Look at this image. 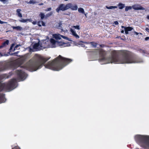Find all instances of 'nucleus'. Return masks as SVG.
<instances>
[{"label":"nucleus","mask_w":149,"mask_h":149,"mask_svg":"<svg viewBox=\"0 0 149 149\" xmlns=\"http://www.w3.org/2000/svg\"><path fill=\"white\" fill-rule=\"evenodd\" d=\"M95 53L99 55L98 61L101 64L109 63H135L143 62L142 60L137 56L131 55L125 51H121L118 54L115 53L107 58L105 57L106 52L103 50H95Z\"/></svg>","instance_id":"1"},{"label":"nucleus","mask_w":149,"mask_h":149,"mask_svg":"<svg viewBox=\"0 0 149 149\" xmlns=\"http://www.w3.org/2000/svg\"><path fill=\"white\" fill-rule=\"evenodd\" d=\"M17 73L19 79H12L8 83L0 82V92L4 90L10 91L17 87V82L19 80L23 81L26 78L27 74L22 70L18 69ZM4 94L0 93V103L5 102Z\"/></svg>","instance_id":"2"},{"label":"nucleus","mask_w":149,"mask_h":149,"mask_svg":"<svg viewBox=\"0 0 149 149\" xmlns=\"http://www.w3.org/2000/svg\"><path fill=\"white\" fill-rule=\"evenodd\" d=\"M72 61L70 59L65 58L59 55L54 60L44 65L46 68L55 71H59Z\"/></svg>","instance_id":"3"},{"label":"nucleus","mask_w":149,"mask_h":149,"mask_svg":"<svg viewBox=\"0 0 149 149\" xmlns=\"http://www.w3.org/2000/svg\"><path fill=\"white\" fill-rule=\"evenodd\" d=\"M50 58L46 59L36 54L33 59L30 60L26 65L23 67L24 68L30 71H36L41 68Z\"/></svg>","instance_id":"4"},{"label":"nucleus","mask_w":149,"mask_h":149,"mask_svg":"<svg viewBox=\"0 0 149 149\" xmlns=\"http://www.w3.org/2000/svg\"><path fill=\"white\" fill-rule=\"evenodd\" d=\"M134 138L136 142L145 149H149V136L137 135Z\"/></svg>","instance_id":"5"},{"label":"nucleus","mask_w":149,"mask_h":149,"mask_svg":"<svg viewBox=\"0 0 149 149\" xmlns=\"http://www.w3.org/2000/svg\"><path fill=\"white\" fill-rule=\"evenodd\" d=\"M28 48L29 49V51L30 52H33L36 51H39L45 49V47L43 46L42 44H40V42H39L37 43H35L33 45V48L30 47Z\"/></svg>","instance_id":"6"},{"label":"nucleus","mask_w":149,"mask_h":149,"mask_svg":"<svg viewBox=\"0 0 149 149\" xmlns=\"http://www.w3.org/2000/svg\"><path fill=\"white\" fill-rule=\"evenodd\" d=\"M71 6V4L70 3H68L66 5L63 3L61 4L56 9V11L58 13L60 10L64 11L67 10L70 8Z\"/></svg>","instance_id":"7"},{"label":"nucleus","mask_w":149,"mask_h":149,"mask_svg":"<svg viewBox=\"0 0 149 149\" xmlns=\"http://www.w3.org/2000/svg\"><path fill=\"white\" fill-rule=\"evenodd\" d=\"M50 42L53 45V47H56V45H59L60 46H63L64 45L66 44V43L63 42L62 41H56L52 38L51 39Z\"/></svg>","instance_id":"8"},{"label":"nucleus","mask_w":149,"mask_h":149,"mask_svg":"<svg viewBox=\"0 0 149 149\" xmlns=\"http://www.w3.org/2000/svg\"><path fill=\"white\" fill-rule=\"evenodd\" d=\"M53 37L56 40H60L61 39V38L62 37L64 39H65L71 41L69 39V38L64 36L61 35L59 34H55L54 35H53Z\"/></svg>","instance_id":"9"},{"label":"nucleus","mask_w":149,"mask_h":149,"mask_svg":"<svg viewBox=\"0 0 149 149\" xmlns=\"http://www.w3.org/2000/svg\"><path fill=\"white\" fill-rule=\"evenodd\" d=\"M132 8L135 10H143L144 8L139 4H135L132 6Z\"/></svg>","instance_id":"10"},{"label":"nucleus","mask_w":149,"mask_h":149,"mask_svg":"<svg viewBox=\"0 0 149 149\" xmlns=\"http://www.w3.org/2000/svg\"><path fill=\"white\" fill-rule=\"evenodd\" d=\"M70 31L72 33V35L75 36L76 38H79V36L76 33L75 31L74 30V29H70Z\"/></svg>","instance_id":"11"},{"label":"nucleus","mask_w":149,"mask_h":149,"mask_svg":"<svg viewBox=\"0 0 149 149\" xmlns=\"http://www.w3.org/2000/svg\"><path fill=\"white\" fill-rule=\"evenodd\" d=\"M21 11V9H18L16 10V15L19 17H22V14L20 13Z\"/></svg>","instance_id":"12"},{"label":"nucleus","mask_w":149,"mask_h":149,"mask_svg":"<svg viewBox=\"0 0 149 149\" xmlns=\"http://www.w3.org/2000/svg\"><path fill=\"white\" fill-rule=\"evenodd\" d=\"M19 21L21 22L25 23L29 21V22H31L32 21L31 19H19Z\"/></svg>","instance_id":"13"},{"label":"nucleus","mask_w":149,"mask_h":149,"mask_svg":"<svg viewBox=\"0 0 149 149\" xmlns=\"http://www.w3.org/2000/svg\"><path fill=\"white\" fill-rule=\"evenodd\" d=\"M7 68V66L6 65H4L0 67V72L4 71Z\"/></svg>","instance_id":"14"},{"label":"nucleus","mask_w":149,"mask_h":149,"mask_svg":"<svg viewBox=\"0 0 149 149\" xmlns=\"http://www.w3.org/2000/svg\"><path fill=\"white\" fill-rule=\"evenodd\" d=\"M71 4V6L70 7L72 10H76L77 9V5L72 6L71 3H70Z\"/></svg>","instance_id":"15"},{"label":"nucleus","mask_w":149,"mask_h":149,"mask_svg":"<svg viewBox=\"0 0 149 149\" xmlns=\"http://www.w3.org/2000/svg\"><path fill=\"white\" fill-rule=\"evenodd\" d=\"M12 27L13 28V29H15L17 31H20L22 29V28L19 26H13Z\"/></svg>","instance_id":"16"},{"label":"nucleus","mask_w":149,"mask_h":149,"mask_svg":"<svg viewBox=\"0 0 149 149\" xmlns=\"http://www.w3.org/2000/svg\"><path fill=\"white\" fill-rule=\"evenodd\" d=\"M9 43V41L8 40H7L6 41L4 42L2 44V45H1L0 47V48H1L4 47L6 45H8Z\"/></svg>","instance_id":"17"},{"label":"nucleus","mask_w":149,"mask_h":149,"mask_svg":"<svg viewBox=\"0 0 149 149\" xmlns=\"http://www.w3.org/2000/svg\"><path fill=\"white\" fill-rule=\"evenodd\" d=\"M88 44H90L94 48L96 47L97 45V43L94 42H89Z\"/></svg>","instance_id":"18"},{"label":"nucleus","mask_w":149,"mask_h":149,"mask_svg":"<svg viewBox=\"0 0 149 149\" xmlns=\"http://www.w3.org/2000/svg\"><path fill=\"white\" fill-rule=\"evenodd\" d=\"M78 11L79 13L82 14H84V11L83 8H78Z\"/></svg>","instance_id":"19"},{"label":"nucleus","mask_w":149,"mask_h":149,"mask_svg":"<svg viewBox=\"0 0 149 149\" xmlns=\"http://www.w3.org/2000/svg\"><path fill=\"white\" fill-rule=\"evenodd\" d=\"M118 6L119 7V8L120 9H122L123 8L125 7V4L121 3H120L119 4Z\"/></svg>","instance_id":"20"},{"label":"nucleus","mask_w":149,"mask_h":149,"mask_svg":"<svg viewBox=\"0 0 149 149\" xmlns=\"http://www.w3.org/2000/svg\"><path fill=\"white\" fill-rule=\"evenodd\" d=\"M62 24L61 22H60L58 24V29H61L62 31H63V29L62 28V27L61 26Z\"/></svg>","instance_id":"21"},{"label":"nucleus","mask_w":149,"mask_h":149,"mask_svg":"<svg viewBox=\"0 0 149 149\" xmlns=\"http://www.w3.org/2000/svg\"><path fill=\"white\" fill-rule=\"evenodd\" d=\"M36 1L34 0H30V1L27 3L28 4H34L36 3Z\"/></svg>","instance_id":"22"},{"label":"nucleus","mask_w":149,"mask_h":149,"mask_svg":"<svg viewBox=\"0 0 149 149\" xmlns=\"http://www.w3.org/2000/svg\"><path fill=\"white\" fill-rule=\"evenodd\" d=\"M41 17V20H42L45 16V14L42 13H41L39 15Z\"/></svg>","instance_id":"23"},{"label":"nucleus","mask_w":149,"mask_h":149,"mask_svg":"<svg viewBox=\"0 0 149 149\" xmlns=\"http://www.w3.org/2000/svg\"><path fill=\"white\" fill-rule=\"evenodd\" d=\"M106 8L109 9H111L113 8H117V7L116 6H110L109 7L106 6Z\"/></svg>","instance_id":"24"},{"label":"nucleus","mask_w":149,"mask_h":149,"mask_svg":"<svg viewBox=\"0 0 149 149\" xmlns=\"http://www.w3.org/2000/svg\"><path fill=\"white\" fill-rule=\"evenodd\" d=\"M127 30L129 31H130L133 29V28L130 27H127L125 28Z\"/></svg>","instance_id":"25"},{"label":"nucleus","mask_w":149,"mask_h":149,"mask_svg":"<svg viewBox=\"0 0 149 149\" xmlns=\"http://www.w3.org/2000/svg\"><path fill=\"white\" fill-rule=\"evenodd\" d=\"M52 12L47 13V14L45 16V17L47 18V17H49V16H51L52 15Z\"/></svg>","instance_id":"26"},{"label":"nucleus","mask_w":149,"mask_h":149,"mask_svg":"<svg viewBox=\"0 0 149 149\" xmlns=\"http://www.w3.org/2000/svg\"><path fill=\"white\" fill-rule=\"evenodd\" d=\"M132 8V7L131 6H127L125 8V11H127L131 9Z\"/></svg>","instance_id":"27"},{"label":"nucleus","mask_w":149,"mask_h":149,"mask_svg":"<svg viewBox=\"0 0 149 149\" xmlns=\"http://www.w3.org/2000/svg\"><path fill=\"white\" fill-rule=\"evenodd\" d=\"M72 27L78 30H79L80 29L79 26V25L74 26H72Z\"/></svg>","instance_id":"28"},{"label":"nucleus","mask_w":149,"mask_h":149,"mask_svg":"<svg viewBox=\"0 0 149 149\" xmlns=\"http://www.w3.org/2000/svg\"><path fill=\"white\" fill-rule=\"evenodd\" d=\"M0 1L4 3H6V2L8 1V0H0Z\"/></svg>","instance_id":"29"},{"label":"nucleus","mask_w":149,"mask_h":149,"mask_svg":"<svg viewBox=\"0 0 149 149\" xmlns=\"http://www.w3.org/2000/svg\"><path fill=\"white\" fill-rule=\"evenodd\" d=\"M12 149H21L18 146H16L13 148Z\"/></svg>","instance_id":"30"},{"label":"nucleus","mask_w":149,"mask_h":149,"mask_svg":"<svg viewBox=\"0 0 149 149\" xmlns=\"http://www.w3.org/2000/svg\"><path fill=\"white\" fill-rule=\"evenodd\" d=\"M40 23H42V25L43 26H45V24L43 21H41V22H40Z\"/></svg>","instance_id":"31"},{"label":"nucleus","mask_w":149,"mask_h":149,"mask_svg":"<svg viewBox=\"0 0 149 149\" xmlns=\"http://www.w3.org/2000/svg\"><path fill=\"white\" fill-rule=\"evenodd\" d=\"M40 22H38V25L40 27L41 26H42V23H40Z\"/></svg>","instance_id":"32"},{"label":"nucleus","mask_w":149,"mask_h":149,"mask_svg":"<svg viewBox=\"0 0 149 149\" xmlns=\"http://www.w3.org/2000/svg\"><path fill=\"white\" fill-rule=\"evenodd\" d=\"M113 24H114L115 25H118V22L117 21H116L114 22V23Z\"/></svg>","instance_id":"33"},{"label":"nucleus","mask_w":149,"mask_h":149,"mask_svg":"<svg viewBox=\"0 0 149 149\" xmlns=\"http://www.w3.org/2000/svg\"><path fill=\"white\" fill-rule=\"evenodd\" d=\"M125 34H128L129 33L128 31L126 29H125Z\"/></svg>","instance_id":"34"},{"label":"nucleus","mask_w":149,"mask_h":149,"mask_svg":"<svg viewBox=\"0 0 149 149\" xmlns=\"http://www.w3.org/2000/svg\"><path fill=\"white\" fill-rule=\"evenodd\" d=\"M133 34H136V35H138L139 33H137L136 32H135V31H134L133 33Z\"/></svg>","instance_id":"35"},{"label":"nucleus","mask_w":149,"mask_h":149,"mask_svg":"<svg viewBox=\"0 0 149 149\" xmlns=\"http://www.w3.org/2000/svg\"><path fill=\"white\" fill-rule=\"evenodd\" d=\"M145 40L146 41L149 40V37H147L145 38Z\"/></svg>","instance_id":"36"},{"label":"nucleus","mask_w":149,"mask_h":149,"mask_svg":"<svg viewBox=\"0 0 149 149\" xmlns=\"http://www.w3.org/2000/svg\"><path fill=\"white\" fill-rule=\"evenodd\" d=\"M20 45H17L15 47V48H16V49L19 46H20Z\"/></svg>","instance_id":"37"},{"label":"nucleus","mask_w":149,"mask_h":149,"mask_svg":"<svg viewBox=\"0 0 149 149\" xmlns=\"http://www.w3.org/2000/svg\"><path fill=\"white\" fill-rule=\"evenodd\" d=\"M51 8H47L46 10V11H50L51 10Z\"/></svg>","instance_id":"38"},{"label":"nucleus","mask_w":149,"mask_h":149,"mask_svg":"<svg viewBox=\"0 0 149 149\" xmlns=\"http://www.w3.org/2000/svg\"><path fill=\"white\" fill-rule=\"evenodd\" d=\"M146 31L149 33V29L148 28H146Z\"/></svg>","instance_id":"39"},{"label":"nucleus","mask_w":149,"mask_h":149,"mask_svg":"<svg viewBox=\"0 0 149 149\" xmlns=\"http://www.w3.org/2000/svg\"><path fill=\"white\" fill-rule=\"evenodd\" d=\"M18 53V52H15L14 53L11 54V55H15V54H17Z\"/></svg>","instance_id":"40"},{"label":"nucleus","mask_w":149,"mask_h":149,"mask_svg":"<svg viewBox=\"0 0 149 149\" xmlns=\"http://www.w3.org/2000/svg\"><path fill=\"white\" fill-rule=\"evenodd\" d=\"M5 22L2 21L0 20V23H1V24H3Z\"/></svg>","instance_id":"41"},{"label":"nucleus","mask_w":149,"mask_h":149,"mask_svg":"<svg viewBox=\"0 0 149 149\" xmlns=\"http://www.w3.org/2000/svg\"><path fill=\"white\" fill-rule=\"evenodd\" d=\"M13 47H12V46H11L10 47V51L11 50L13 49Z\"/></svg>","instance_id":"42"},{"label":"nucleus","mask_w":149,"mask_h":149,"mask_svg":"<svg viewBox=\"0 0 149 149\" xmlns=\"http://www.w3.org/2000/svg\"><path fill=\"white\" fill-rule=\"evenodd\" d=\"M15 45V44L13 43L12 44L11 46L13 47Z\"/></svg>","instance_id":"43"},{"label":"nucleus","mask_w":149,"mask_h":149,"mask_svg":"<svg viewBox=\"0 0 149 149\" xmlns=\"http://www.w3.org/2000/svg\"><path fill=\"white\" fill-rule=\"evenodd\" d=\"M36 22H33L32 23L33 24H36Z\"/></svg>","instance_id":"44"},{"label":"nucleus","mask_w":149,"mask_h":149,"mask_svg":"<svg viewBox=\"0 0 149 149\" xmlns=\"http://www.w3.org/2000/svg\"><path fill=\"white\" fill-rule=\"evenodd\" d=\"M142 52L143 53H145V51H144V50H142Z\"/></svg>","instance_id":"45"},{"label":"nucleus","mask_w":149,"mask_h":149,"mask_svg":"<svg viewBox=\"0 0 149 149\" xmlns=\"http://www.w3.org/2000/svg\"><path fill=\"white\" fill-rule=\"evenodd\" d=\"M121 27H122V28H124V30L125 29V28L126 27H125L124 26H122Z\"/></svg>","instance_id":"46"},{"label":"nucleus","mask_w":149,"mask_h":149,"mask_svg":"<svg viewBox=\"0 0 149 149\" xmlns=\"http://www.w3.org/2000/svg\"><path fill=\"white\" fill-rule=\"evenodd\" d=\"M121 32L122 33H124V30H123L121 31Z\"/></svg>","instance_id":"47"},{"label":"nucleus","mask_w":149,"mask_h":149,"mask_svg":"<svg viewBox=\"0 0 149 149\" xmlns=\"http://www.w3.org/2000/svg\"><path fill=\"white\" fill-rule=\"evenodd\" d=\"M147 18L149 19V15H148L147 16Z\"/></svg>","instance_id":"48"},{"label":"nucleus","mask_w":149,"mask_h":149,"mask_svg":"<svg viewBox=\"0 0 149 149\" xmlns=\"http://www.w3.org/2000/svg\"><path fill=\"white\" fill-rule=\"evenodd\" d=\"M16 49V48H15V47H14V49L13 50V51L14 52Z\"/></svg>","instance_id":"49"},{"label":"nucleus","mask_w":149,"mask_h":149,"mask_svg":"<svg viewBox=\"0 0 149 149\" xmlns=\"http://www.w3.org/2000/svg\"><path fill=\"white\" fill-rule=\"evenodd\" d=\"M84 14H85V16H86V14L85 13H84Z\"/></svg>","instance_id":"50"},{"label":"nucleus","mask_w":149,"mask_h":149,"mask_svg":"<svg viewBox=\"0 0 149 149\" xmlns=\"http://www.w3.org/2000/svg\"><path fill=\"white\" fill-rule=\"evenodd\" d=\"M139 34H141V33H139Z\"/></svg>","instance_id":"51"},{"label":"nucleus","mask_w":149,"mask_h":149,"mask_svg":"<svg viewBox=\"0 0 149 149\" xmlns=\"http://www.w3.org/2000/svg\"><path fill=\"white\" fill-rule=\"evenodd\" d=\"M52 1H55V0H52Z\"/></svg>","instance_id":"52"}]
</instances>
